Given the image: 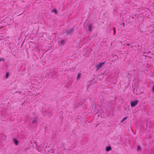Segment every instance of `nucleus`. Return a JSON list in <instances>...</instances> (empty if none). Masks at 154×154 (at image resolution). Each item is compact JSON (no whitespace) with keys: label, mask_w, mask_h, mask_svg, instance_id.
Returning <instances> with one entry per match:
<instances>
[{"label":"nucleus","mask_w":154,"mask_h":154,"mask_svg":"<svg viewBox=\"0 0 154 154\" xmlns=\"http://www.w3.org/2000/svg\"><path fill=\"white\" fill-rule=\"evenodd\" d=\"M105 61H104L99 63L98 64L96 65L95 66L96 68V71H97L99 70L105 64Z\"/></svg>","instance_id":"obj_1"},{"label":"nucleus","mask_w":154,"mask_h":154,"mask_svg":"<svg viewBox=\"0 0 154 154\" xmlns=\"http://www.w3.org/2000/svg\"><path fill=\"white\" fill-rule=\"evenodd\" d=\"M138 102V101L137 100L134 101H131L130 102L131 106L132 107H135L137 104Z\"/></svg>","instance_id":"obj_2"},{"label":"nucleus","mask_w":154,"mask_h":154,"mask_svg":"<svg viewBox=\"0 0 154 154\" xmlns=\"http://www.w3.org/2000/svg\"><path fill=\"white\" fill-rule=\"evenodd\" d=\"M74 31V29L73 28H71L69 29L68 30L66 31V32L67 34H70L72 33Z\"/></svg>","instance_id":"obj_3"},{"label":"nucleus","mask_w":154,"mask_h":154,"mask_svg":"<svg viewBox=\"0 0 154 154\" xmlns=\"http://www.w3.org/2000/svg\"><path fill=\"white\" fill-rule=\"evenodd\" d=\"M88 30L89 32H91V29L92 27V24L91 23H87Z\"/></svg>","instance_id":"obj_4"},{"label":"nucleus","mask_w":154,"mask_h":154,"mask_svg":"<svg viewBox=\"0 0 154 154\" xmlns=\"http://www.w3.org/2000/svg\"><path fill=\"white\" fill-rule=\"evenodd\" d=\"M13 143L15 144L16 145H18L19 143V142L17 139L15 138H13Z\"/></svg>","instance_id":"obj_5"},{"label":"nucleus","mask_w":154,"mask_h":154,"mask_svg":"<svg viewBox=\"0 0 154 154\" xmlns=\"http://www.w3.org/2000/svg\"><path fill=\"white\" fill-rule=\"evenodd\" d=\"M111 150V147L110 146H107L105 148V150L106 151L108 152Z\"/></svg>","instance_id":"obj_6"},{"label":"nucleus","mask_w":154,"mask_h":154,"mask_svg":"<svg viewBox=\"0 0 154 154\" xmlns=\"http://www.w3.org/2000/svg\"><path fill=\"white\" fill-rule=\"evenodd\" d=\"M1 136L2 140H5L6 139V137L3 134H1Z\"/></svg>","instance_id":"obj_7"},{"label":"nucleus","mask_w":154,"mask_h":154,"mask_svg":"<svg viewBox=\"0 0 154 154\" xmlns=\"http://www.w3.org/2000/svg\"><path fill=\"white\" fill-rule=\"evenodd\" d=\"M37 120V117H34L33 118L32 123V124H34L35 123H36V122Z\"/></svg>","instance_id":"obj_8"},{"label":"nucleus","mask_w":154,"mask_h":154,"mask_svg":"<svg viewBox=\"0 0 154 154\" xmlns=\"http://www.w3.org/2000/svg\"><path fill=\"white\" fill-rule=\"evenodd\" d=\"M81 73H79L78 74L77 76V79L79 80L81 78Z\"/></svg>","instance_id":"obj_9"},{"label":"nucleus","mask_w":154,"mask_h":154,"mask_svg":"<svg viewBox=\"0 0 154 154\" xmlns=\"http://www.w3.org/2000/svg\"><path fill=\"white\" fill-rule=\"evenodd\" d=\"M52 11L54 12L56 14L58 13L56 9H53Z\"/></svg>","instance_id":"obj_10"},{"label":"nucleus","mask_w":154,"mask_h":154,"mask_svg":"<svg viewBox=\"0 0 154 154\" xmlns=\"http://www.w3.org/2000/svg\"><path fill=\"white\" fill-rule=\"evenodd\" d=\"M128 118L127 116H126L125 117L123 118L121 121V122H123L125 120Z\"/></svg>","instance_id":"obj_11"},{"label":"nucleus","mask_w":154,"mask_h":154,"mask_svg":"<svg viewBox=\"0 0 154 154\" xmlns=\"http://www.w3.org/2000/svg\"><path fill=\"white\" fill-rule=\"evenodd\" d=\"M65 43V41L63 40H61L60 44L62 45H64Z\"/></svg>","instance_id":"obj_12"},{"label":"nucleus","mask_w":154,"mask_h":154,"mask_svg":"<svg viewBox=\"0 0 154 154\" xmlns=\"http://www.w3.org/2000/svg\"><path fill=\"white\" fill-rule=\"evenodd\" d=\"M137 150L138 151H140L141 150V147L140 146H137Z\"/></svg>","instance_id":"obj_13"},{"label":"nucleus","mask_w":154,"mask_h":154,"mask_svg":"<svg viewBox=\"0 0 154 154\" xmlns=\"http://www.w3.org/2000/svg\"><path fill=\"white\" fill-rule=\"evenodd\" d=\"M9 73L8 72H7L6 74L5 78H8V77Z\"/></svg>","instance_id":"obj_14"},{"label":"nucleus","mask_w":154,"mask_h":154,"mask_svg":"<svg viewBox=\"0 0 154 154\" xmlns=\"http://www.w3.org/2000/svg\"><path fill=\"white\" fill-rule=\"evenodd\" d=\"M113 32H114V35H115L116 34V28L113 27Z\"/></svg>","instance_id":"obj_15"},{"label":"nucleus","mask_w":154,"mask_h":154,"mask_svg":"<svg viewBox=\"0 0 154 154\" xmlns=\"http://www.w3.org/2000/svg\"><path fill=\"white\" fill-rule=\"evenodd\" d=\"M54 149H51L49 151H48V152H50L51 153H53L54 152Z\"/></svg>","instance_id":"obj_16"},{"label":"nucleus","mask_w":154,"mask_h":154,"mask_svg":"<svg viewBox=\"0 0 154 154\" xmlns=\"http://www.w3.org/2000/svg\"><path fill=\"white\" fill-rule=\"evenodd\" d=\"M149 83L151 84H153V81L151 79H149Z\"/></svg>","instance_id":"obj_17"},{"label":"nucleus","mask_w":154,"mask_h":154,"mask_svg":"<svg viewBox=\"0 0 154 154\" xmlns=\"http://www.w3.org/2000/svg\"><path fill=\"white\" fill-rule=\"evenodd\" d=\"M2 61H5L4 59L3 58H0V62Z\"/></svg>","instance_id":"obj_18"},{"label":"nucleus","mask_w":154,"mask_h":154,"mask_svg":"<svg viewBox=\"0 0 154 154\" xmlns=\"http://www.w3.org/2000/svg\"><path fill=\"white\" fill-rule=\"evenodd\" d=\"M152 91L153 93H154V85L153 86L152 88Z\"/></svg>","instance_id":"obj_19"},{"label":"nucleus","mask_w":154,"mask_h":154,"mask_svg":"<svg viewBox=\"0 0 154 154\" xmlns=\"http://www.w3.org/2000/svg\"><path fill=\"white\" fill-rule=\"evenodd\" d=\"M17 92H18V93H20H20H21V91H20V92H19V91L17 92V91H16V92H15V93H17Z\"/></svg>","instance_id":"obj_20"},{"label":"nucleus","mask_w":154,"mask_h":154,"mask_svg":"<svg viewBox=\"0 0 154 154\" xmlns=\"http://www.w3.org/2000/svg\"><path fill=\"white\" fill-rule=\"evenodd\" d=\"M122 25H123V26L124 27L125 26V23H122Z\"/></svg>","instance_id":"obj_21"},{"label":"nucleus","mask_w":154,"mask_h":154,"mask_svg":"<svg viewBox=\"0 0 154 154\" xmlns=\"http://www.w3.org/2000/svg\"><path fill=\"white\" fill-rule=\"evenodd\" d=\"M126 45H128V46H129L130 45V44L129 43H127V44H126Z\"/></svg>","instance_id":"obj_22"},{"label":"nucleus","mask_w":154,"mask_h":154,"mask_svg":"<svg viewBox=\"0 0 154 154\" xmlns=\"http://www.w3.org/2000/svg\"><path fill=\"white\" fill-rule=\"evenodd\" d=\"M24 150H25V151H26V149H24Z\"/></svg>","instance_id":"obj_23"},{"label":"nucleus","mask_w":154,"mask_h":154,"mask_svg":"<svg viewBox=\"0 0 154 154\" xmlns=\"http://www.w3.org/2000/svg\"><path fill=\"white\" fill-rule=\"evenodd\" d=\"M153 76V75H152V76Z\"/></svg>","instance_id":"obj_24"}]
</instances>
